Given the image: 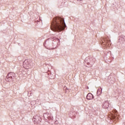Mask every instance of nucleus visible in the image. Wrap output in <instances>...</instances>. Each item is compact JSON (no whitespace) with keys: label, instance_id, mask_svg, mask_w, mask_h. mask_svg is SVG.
Returning a JSON list of instances; mask_svg holds the SVG:
<instances>
[{"label":"nucleus","instance_id":"2","mask_svg":"<svg viewBox=\"0 0 125 125\" xmlns=\"http://www.w3.org/2000/svg\"><path fill=\"white\" fill-rule=\"evenodd\" d=\"M29 65H30V62H29V61H28V60H25L24 61L23 67H24L25 69H29L30 68Z\"/></svg>","mask_w":125,"mask_h":125},{"label":"nucleus","instance_id":"7","mask_svg":"<svg viewBox=\"0 0 125 125\" xmlns=\"http://www.w3.org/2000/svg\"><path fill=\"white\" fill-rule=\"evenodd\" d=\"M97 92H98V93H99L100 94H101V93H102V88H101V87H99L98 89Z\"/></svg>","mask_w":125,"mask_h":125},{"label":"nucleus","instance_id":"3","mask_svg":"<svg viewBox=\"0 0 125 125\" xmlns=\"http://www.w3.org/2000/svg\"><path fill=\"white\" fill-rule=\"evenodd\" d=\"M86 99H87L88 100H91L93 99V95H92V94L90 93H88L87 95Z\"/></svg>","mask_w":125,"mask_h":125},{"label":"nucleus","instance_id":"5","mask_svg":"<svg viewBox=\"0 0 125 125\" xmlns=\"http://www.w3.org/2000/svg\"><path fill=\"white\" fill-rule=\"evenodd\" d=\"M104 107L105 108H107L109 107V102L108 101L104 102Z\"/></svg>","mask_w":125,"mask_h":125},{"label":"nucleus","instance_id":"9","mask_svg":"<svg viewBox=\"0 0 125 125\" xmlns=\"http://www.w3.org/2000/svg\"><path fill=\"white\" fill-rule=\"evenodd\" d=\"M105 42H110V41H105Z\"/></svg>","mask_w":125,"mask_h":125},{"label":"nucleus","instance_id":"1","mask_svg":"<svg viewBox=\"0 0 125 125\" xmlns=\"http://www.w3.org/2000/svg\"><path fill=\"white\" fill-rule=\"evenodd\" d=\"M66 28L64 19L56 17L53 19L51 25V29L54 32H61Z\"/></svg>","mask_w":125,"mask_h":125},{"label":"nucleus","instance_id":"8","mask_svg":"<svg viewBox=\"0 0 125 125\" xmlns=\"http://www.w3.org/2000/svg\"><path fill=\"white\" fill-rule=\"evenodd\" d=\"M113 112L116 114V113H117V110L115 109Z\"/></svg>","mask_w":125,"mask_h":125},{"label":"nucleus","instance_id":"6","mask_svg":"<svg viewBox=\"0 0 125 125\" xmlns=\"http://www.w3.org/2000/svg\"><path fill=\"white\" fill-rule=\"evenodd\" d=\"M118 116H115V115L112 114L111 116H110V119H112L113 120V121H116V120H117L118 119Z\"/></svg>","mask_w":125,"mask_h":125},{"label":"nucleus","instance_id":"4","mask_svg":"<svg viewBox=\"0 0 125 125\" xmlns=\"http://www.w3.org/2000/svg\"><path fill=\"white\" fill-rule=\"evenodd\" d=\"M11 73H9L8 74V76L7 77V78L6 79V80L7 82H10L11 81H12V76H9L10 75H11Z\"/></svg>","mask_w":125,"mask_h":125}]
</instances>
